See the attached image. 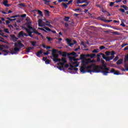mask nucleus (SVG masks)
<instances>
[{"instance_id": "nucleus-1", "label": "nucleus", "mask_w": 128, "mask_h": 128, "mask_svg": "<svg viewBox=\"0 0 128 128\" xmlns=\"http://www.w3.org/2000/svg\"><path fill=\"white\" fill-rule=\"evenodd\" d=\"M58 52V50L56 49H52V56H50V58L53 60V62H62V59L58 58V54H56Z\"/></svg>"}, {"instance_id": "nucleus-2", "label": "nucleus", "mask_w": 128, "mask_h": 128, "mask_svg": "<svg viewBox=\"0 0 128 128\" xmlns=\"http://www.w3.org/2000/svg\"><path fill=\"white\" fill-rule=\"evenodd\" d=\"M99 70H102V74L104 76H108V74H110L114 72V68H112L111 70H110V68H104L102 66H99Z\"/></svg>"}, {"instance_id": "nucleus-3", "label": "nucleus", "mask_w": 128, "mask_h": 128, "mask_svg": "<svg viewBox=\"0 0 128 128\" xmlns=\"http://www.w3.org/2000/svg\"><path fill=\"white\" fill-rule=\"evenodd\" d=\"M92 66H86V65L82 66L80 68V72H82V74H86V72H88V70H92Z\"/></svg>"}, {"instance_id": "nucleus-4", "label": "nucleus", "mask_w": 128, "mask_h": 128, "mask_svg": "<svg viewBox=\"0 0 128 128\" xmlns=\"http://www.w3.org/2000/svg\"><path fill=\"white\" fill-rule=\"evenodd\" d=\"M90 66H92V68H93V70L90 69L89 70H88V72H100V66H96L94 64H92Z\"/></svg>"}, {"instance_id": "nucleus-5", "label": "nucleus", "mask_w": 128, "mask_h": 128, "mask_svg": "<svg viewBox=\"0 0 128 128\" xmlns=\"http://www.w3.org/2000/svg\"><path fill=\"white\" fill-rule=\"evenodd\" d=\"M68 58L70 62V63L72 64V66L76 64H78V59H76V58L69 56Z\"/></svg>"}, {"instance_id": "nucleus-6", "label": "nucleus", "mask_w": 128, "mask_h": 128, "mask_svg": "<svg viewBox=\"0 0 128 128\" xmlns=\"http://www.w3.org/2000/svg\"><path fill=\"white\" fill-rule=\"evenodd\" d=\"M14 45L15 48H25L24 45L22 44V41L20 40H18V42H15Z\"/></svg>"}, {"instance_id": "nucleus-7", "label": "nucleus", "mask_w": 128, "mask_h": 128, "mask_svg": "<svg viewBox=\"0 0 128 128\" xmlns=\"http://www.w3.org/2000/svg\"><path fill=\"white\" fill-rule=\"evenodd\" d=\"M101 55L102 56V58L104 60H105L106 62H110V60H112L114 59V56H106V55L104 54H101Z\"/></svg>"}, {"instance_id": "nucleus-8", "label": "nucleus", "mask_w": 128, "mask_h": 128, "mask_svg": "<svg viewBox=\"0 0 128 128\" xmlns=\"http://www.w3.org/2000/svg\"><path fill=\"white\" fill-rule=\"evenodd\" d=\"M78 66V64H76L74 65H70V67L68 68V70H76V72L78 70V68H76Z\"/></svg>"}, {"instance_id": "nucleus-9", "label": "nucleus", "mask_w": 128, "mask_h": 128, "mask_svg": "<svg viewBox=\"0 0 128 128\" xmlns=\"http://www.w3.org/2000/svg\"><path fill=\"white\" fill-rule=\"evenodd\" d=\"M59 54L60 56H63V58H66V56H68L70 58V54L69 53H68L67 52H62V51H59Z\"/></svg>"}, {"instance_id": "nucleus-10", "label": "nucleus", "mask_w": 128, "mask_h": 128, "mask_svg": "<svg viewBox=\"0 0 128 128\" xmlns=\"http://www.w3.org/2000/svg\"><path fill=\"white\" fill-rule=\"evenodd\" d=\"M90 62H92V60L90 59V58H88L86 59L83 61H82V64H83L85 65L86 64H90Z\"/></svg>"}, {"instance_id": "nucleus-11", "label": "nucleus", "mask_w": 128, "mask_h": 128, "mask_svg": "<svg viewBox=\"0 0 128 128\" xmlns=\"http://www.w3.org/2000/svg\"><path fill=\"white\" fill-rule=\"evenodd\" d=\"M20 48L15 47L14 48V52H11V54H16V52H20Z\"/></svg>"}, {"instance_id": "nucleus-12", "label": "nucleus", "mask_w": 128, "mask_h": 128, "mask_svg": "<svg viewBox=\"0 0 128 128\" xmlns=\"http://www.w3.org/2000/svg\"><path fill=\"white\" fill-rule=\"evenodd\" d=\"M8 0H3V2L2 4L5 6H10V4H8Z\"/></svg>"}, {"instance_id": "nucleus-13", "label": "nucleus", "mask_w": 128, "mask_h": 128, "mask_svg": "<svg viewBox=\"0 0 128 128\" xmlns=\"http://www.w3.org/2000/svg\"><path fill=\"white\" fill-rule=\"evenodd\" d=\"M27 28H29V30H30V31H29V34H34V28H32V26H28ZM32 30V31H30Z\"/></svg>"}, {"instance_id": "nucleus-14", "label": "nucleus", "mask_w": 128, "mask_h": 128, "mask_svg": "<svg viewBox=\"0 0 128 128\" xmlns=\"http://www.w3.org/2000/svg\"><path fill=\"white\" fill-rule=\"evenodd\" d=\"M74 42H70L68 46H70V48H72V46H74L76 44H77V42L76 40H73Z\"/></svg>"}, {"instance_id": "nucleus-15", "label": "nucleus", "mask_w": 128, "mask_h": 128, "mask_svg": "<svg viewBox=\"0 0 128 128\" xmlns=\"http://www.w3.org/2000/svg\"><path fill=\"white\" fill-rule=\"evenodd\" d=\"M42 22V20L40 19L38 21V26L42 27V26H44Z\"/></svg>"}, {"instance_id": "nucleus-16", "label": "nucleus", "mask_w": 128, "mask_h": 128, "mask_svg": "<svg viewBox=\"0 0 128 128\" xmlns=\"http://www.w3.org/2000/svg\"><path fill=\"white\" fill-rule=\"evenodd\" d=\"M44 14L46 16H50V11L48 10H44Z\"/></svg>"}, {"instance_id": "nucleus-17", "label": "nucleus", "mask_w": 128, "mask_h": 128, "mask_svg": "<svg viewBox=\"0 0 128 128\" xmlns=\"http://www.w3.org/2000/svg\"><path fill=\"white\" fill-rule=\"evenodd\" d=\"M42 54V50H40L39 52H37L36 56L38 58H40V54Z\"/></svg>"}, {"instance_id": "nucleus-18", "label": "nucleus", "mask_w": 128, "mask_h": 128, "mask_svg": "<svg viewBox=\"0 0 128 128\" xmlns=\"http://www.w3.org/2000/svg\"><path fill=\"white\" fill-rule=\"evenodd\" d=\"M44 2V4H46L47 6H50V2H52V1L48 0H42Z\"/></svg>"}, {"instance_id": "nucleus-19", "label": "nucleus", "mask_w": 128, "mask_h": 128, "mask_svg": "<svg viewBox=\"0 0 128 128\" xmlns=\"http://www.w3.org/2000/svg\"><path fill=\"white\" fill-rule=\"evenodd\" d=\"M22 36H24V31H20L18 34V38H22Z\"/></svg>"}, {"instance_id": "nucleus-20", "label": "nucleus", "mask_w": 128, "mask_h": 128, "mask_svg": "<svg viewBox=\"0 0 128 128\" xmlns=\"http://www.w3.org/2000/svg\"><path fill=\"white\" fill-rule=\"evenodd\" d=\"M86 54H81L80 56V58L82 60H86Z\"/></svg>"}, {"instance_id": "nucleus-21", "label": "nucleus", "mask_w": 128, "mask_h": 128, "mask_svg": "<svg viewBox=\"0 0 128 128\" xmlns=\"http://www.w3.org/2000/svg\"><path fill=\"white\" fill-rule=\"evenodd\" d=\"M61 62L62 63L64 64H66V62H67L66 59L65 58H62L61 59Z\"/></svg>"}, {"instance_id": "nucleus-22", "label": "nucleus", "mask_w": 128, "mask_h": 128, "mask_svg": "<svg viewBox=\"0 0 128 128\" xmlns=\"http://www.w3.org/2000/svg\"><path fill=\"white\" fill-rule=\"evenodd\" d=\"M124 60L122 59H120L118 60V61L116 62V64H122V62Z\"/></svg>"}, {"instance_id": "nucleus-23", "label": "nucleus", "mask_w": 128, "mask_h": 128, "mask_svg": "<svg viewBox=\"0 0 128 128\" xmlns=\"http://www.w3.org/2000/svg\"><path fill=\"white\" fill-rule=\"evenodd\" d=\"M2 52H6V54H4V56H6L8 54H10V51L6 50H2Z\"/></svg>"}, {"instance_id": "nucleus-24", "label": "nucleus", "mask_w": 128, "mask_h": 128, "mask_svg": "<svg viewBox=\"0 0 128 128\" xmlns=\"http://www.w3.org/2000/svg\"><path fill=\"white\" fill-rule=\"evenodd\" d=\"M34 34H38V36L42 35V33L38 32L36 30V29H34Z\"/></svg>"}, {"instance_id": "nucleus-25", "label": "nucleus", "mask_w": 128, "mask_h": 128, "mask_svg": "<svg viewBox=\"0 0 128 128\" xmlns=\"http://www.w3.org/2000/svg\"><path fill=\"white\" fill-rule=\"evenodd\" d=\"M100 52V49L98 48L95 49L92 51V52L96 53V54H98V52Z\"/></svg>"}, {"instance_id": "nucleus-26", "label": "nucleus", "mask_w": 128, "mask_h": 128, "mask_svg": "<svg viewBox=\"0 0 128 128\" xmlns=\"http://www.w3.org/2000/svg\"><path fill=\"white\" fill-rule=\"evenodd\" d=\"M57 68H58L60 70H64V66H57Z\"/></svg>"}, {"instance_id": "nucleus-27", "label": "nucleus", "mask_w": 128, "mask_h": 128, "mask_svg": "<svg viewBox=\"0 0 128 128\" xmlns=\"http://www.w3.org/2000/svg\"><path fill=\"white\" fill-rule=\"evenodd\" d=\"M37 12L40 16H44V14H42V12L40 10H37Z\"/></svg>"}, {"instance_id": "nucleus-28", "label": "nucleus", "mask_w": 128, "mask_h": 128, "mask_svg": "<svg viewBox=\"0 0 128 128\" xmlns=\"http://www.w3.org/2000/svg\"><path fill=\"white\" fill-rule=\"evenodd\" d=\"M120 8H123L125 10H128V6H126L124 5H122L120 6Z\"/></svg>"}, {"instance_id": "nucleus-29", "label": "nucleus", "mask_w": 128, "mask_h": 128, "mask_svg": "<svg viewBox=\"0 0 128 128\" xmlns=\"http://www.w3.org/2000/svg\"><path fill=\"white\" fill-rule=\"evenodd\" d=\"M18 6H22V8H26V4L24 3H20L18 4Z\"/></svg>"}, {"instance_id": "nucleus-30", "label": "nucleus", "mask_w": 128, "mask_h": 128, "mask_svg": "<svg viewBox=\"0 0 128 128\" xmlns=\"http://www.w3.org/2000/svg\"><path fill=\"white\" fill-rule=\"evenodd\" d=\"M66 42L68 44V45L70 42H72V40H70V38H66Z\"/></svg>"}, {"instance_id": "nucleus-31", "label": "nucleus", "mask_w": 128, "mask_h": 128, "mask_svg": "<svg viewBox=\"0 0 128 128\" xmlns=\"http://www.w3.org/2000/svg\"><path fill=\"white\" fill-rule=\"evenodd\" d=\"M44 30H47V32H52V30L49 28H48L46 26H44Z\"/></svg>"}, {"instance_id": "nucleus-32", "label": "nucleus", "mask_w": 128, "mask_h": 128, "mask_svg": "<svg viewBox=\"0 0 128 128\" xmlns=\"http://www.w3.org/2000/svg\"><path fill=\"white\" fill-rule=\"evenodd\" d=\"M20 14L15 15L12 16H10V18H20Z\"/></svg>"}, {"instance_id": "nucleus-33", "label": "nucleus", "mask_w": 128, "mask_h": 128, "mask_svg": "<svg viewBox=\"0 0 128 128\" xmlns=\"http://www.w3.org/2000/svg\"><path fill=\"white\" fill-rule=\"evenodd\" d=\"M110 54L111 52L110 51H106L105 52V54H106L107 56H110Z\"/></svg>"}, {"instance_id": "nucleus-34", "label": "nucleus", "mask_w": 128, "mask_h": 128, "mask_svg": "<svg viewBox=\"0 0 128 128\" xmlns=\"http://www.w3.org/2000/svg\"><path fill=\"white\" fill-rule=\"evenodd\" d=\"M100 20H102V22H110V20H106L103 18H100Z\"/></svg>"}, {"instance_id": "nucleus-35", "label": "nucleus", "mask_w": 128, "mask_h": 128, "mask_svg": "<svg viewBox=\"0 0 128 128\" xmlns=\"http://www.w3.org/2000/svg\"><path fill=\"white\" fill-rule=\"evenodd\" d=\"M111 56H114V54H116V52L114 51H112L110 53Z\"/></svg>"}, {"instance_id": "nucleus-36", "label": "nucleus", "mask_w": 128, "mask_h": 128, "mask_svg": "<svg viewBox=\"0 0 128 128\" xmlns=\"http://www.w3.org/2000/svg\"><path fill=\"white\" fill-rule=\"evenodd\" d=\"M112 34H116V36H120V33L118 32H113Z\"/></svg>"}, {"instance_id": "nucleus-37", "label": "nucleus", "mask_w": 128, "mask_h": 128, "mask_svg": "<svg viewBox=\"0 0 128 128\" xmlns=\"http://www.w3.org/2000/svg\"><path fill=\"white\" fill-rule=\"evenodd\" d=\"M50 60H47L45 61V64H50Z\"/></svg>"}, {"instance_id": "nucleus-38", "label": "nucleus", "mask_w": 128, "mask_h": 128, "mask_svg": "<svg viewBox=\"0 0 128 128\" xmlns=\"http://www.w3.org/2000/svg\"><path fill=\"white\" fill-rule=\"evenodd\" d=\"M77 6H80L81 8H84V7H86V6H87V4H80V5L78 4V5Z\"/></svg>"}, {"instance_id": "nucleus-39", "label": "nucleus", "mask_w": 128, "mask_h": 128, "mask_svg": "<svg viewBox=\"0 0 128 128\" xmlns=\"http://www.w3.org/2000/svg\"><path fill=\"white\" fill-rule=\"evenodd\" d=\"M96 54H90V58H96Z\"/></svg>"}, {"instance_id": "nucleus-40", "label": "nucleus", "mask_w": 128, "mask_h": 128, "mask_svg": "<svg viewBox=\"0 0 128 128\" xmlns=\"http://www.w3.org/2000/svg\"><path fill=\"white\" fill-rule=\"evenodd\" d=\"M112 74H116V76H118V74H120V72L118 71H114V72H112Z\"/></svg>"}, {"instance_id": "nucleus-41", "label": "nucleus", "mask_w": 128, "mask_h": 128, "mask_svg": "<svg viewBox=\"0 0 128 128\" xmlns=\"http://www.w3.org/2000/svg\"><path fill=\"white\" fill-rule=\"evenodd\" d=\"M32 48V47H29L28 48H26V52H30V49Z\"/></svg>"}, {"instance_id": "nucleus-42", "label": "nucleus", "mask_w": 128, "mask_h": 128, "mask_svg": "<svg viewBox=\"0 0 128 128\" xmlns=\"http://www.w3.org/2000/svg\"><path fill=\"white\" fill-rule=\"evenodd\" d=\"M46 38L48 39V42H51L52 40V38L50 37L46 36Z\"/></svg>"}, {"instance_id": "nucleus-43", "label": "nucleus", "mask_w": 128, "mask_h": 128, "mask_svg": "<svg viewBox=\"0 0 128 128\" xmlns=\"http://www.w3.org/2000/svg\"><path fill=\"white\" fill-rule=\"evenodd\" d=\"M102 66L103 68H109L110 69V68H106V63L102 64Z\"/></svg>"}, {"instance_id": "nucleus-44", "label": "nucleus", "mask_w": 128, "mask_h": 128, "mask_svg": "<svg viewBox=\"0 0 128 128\" xmlns=\"http://www.w3.org/2000/svg\"><path fill=\"white\" fill-rule=\"evenodd\" d=\"M62 4H63L65 8H68V3L66 4L64 3H62Z\"/></svg>"}, {"instance_id": "nucleus-45", "label": "nucleus", "mask_w": 128, "mask_h": 128, "mask_svg": "<svg viewBox=\"0 0 128 128\" xmlns=\"http://www.w3.org/2000/svg\"><path fill=\"white\" fill-rule=\"evenodd\" d=\"M4 32H6V34H10V32L8 28H4Z\"/></svg>"}, {"instance_id": "nucleus-46", "label": "nucleus", "mask_w": 128, "mask_h": 128, "mask_svg": "<svg viewBox=\"0 0 128 128\" xmlns=\"http://www.w3.org/2000/svg\"><path fill=\"white\" fill-rule=\"evenodd\" d=\"M84 4H87V6L90 4V2H88V0H84Z\"/></svg>"}, {"instance_id": "nucleus-47", "label": "nucleus", "mask_w": 128, "mask_h": 128, "mask_svg": "<svg viewBox=\"0 0 128 128\" xmlns=\"http://www.w3.org/2000/svg\"><path fill=\"white\" fill-rule=\"evenodd\" d=\"M74 12H78V10H79V12H82V9L80 8H76L75 10H73Z\"/></svg>"}, {"instance_id": "nucleus-48", "label": "nucleus", "mask_w": 128, "mask_h": 128, "mask_svg": "<svg viewBox=\"0 0 128 128\" xmlns=\"http://www.w3.org/2000/svg\"><path fill=\"white\" fill-rule=\"evenodd\" d=\"M124 62H128V54L125 56Z\"/></svg>"}, {"instance_id": "nucleus-49", "label": "nucleus", "mask_w": 128, "mask_h": 128, "mask_svg": "<svg viewBox=\"0 0 128 128\" xmlns=\"http://www.w3.org/2000/svg\"><path fill=\"white\" fill-rule=\"evenodd\" d=\"M114 2H110V6H114Z\"/></svg>"}, {"instance_id": "nucleus-50", "label": "nucleus", "mask_w": 128, "mask_h": 128, "mask_svg": "<svg viewBox=\"0 0 128 128\" xmlns=\"http://www.w3.org/2000/svg\"><path fill=\"white\" fill-rule=\"evenodd\" d=\"M99 48L102 50H104V48H106V47L104 46H102Z\"/></svg>"}, {"instance_id": "nucleus-51", "label": "nucleus", "mask_w": 128, "mask_h": 128, "mask_svg": "<svg viewBox=\"0 0 128 128\" xmlns=\"http://www.w3.org/2000/svg\"><path fill=\"white\" fill-rule=\"evenodd\" d=\"M57 64H58V66H64V63L62 62H58Z\"/></svg>"}, {"instance_id": "nucleus-52", "label": "nucleus", "mask_w": 128, "mask_h": 128, "mask_svg": "<svg viewBox=\"0 0 128 128\" xmlns=\"http://www.w3.org/2000/svg\"><path fill=\"white\" fill-rule=\"evenodd\" d=\"M68 20H70V17L65 16L64 20L66 22H68Z\"/></svg>"}, {"instance_id": "nucleus-53", "label": "nucleus", "mask_w": 128, "mask_h": 128, "mask_svg": "<svg viewBox=\"0 0 128 128\" xmlns=\"http://www.w3.org/2000/svg\"><path fill=\"white\" fill-rule=\"evenodd\" d=\"M27 34H28V32H30V30L26 28H24Z\"/></svg>"}, {"instance_id": "nucleus-54", "label": "nucleus", "mask_w": 128, "mask_h": 128, "mask_svg": "<svg viewBox=\"0 0 128 128\" xmlns=\"http://www.w3.org/2000/svg\"><path fill=\"white\" fill-rule=\"evenodd\" d=\"M70 54V55L71 54V56H76V53L74 52H73Z\"/></svg>"}, {"instance_id": "nucleus-55", "label": "nucleus", "mask_w": 128, "mask_h": 128, "mask_svg": "<svg viewBox=\"0 0 128 128\" xmlns=\"http://www.w3.org/2000/svg\"><path fill=\"white\" fill-rule=\"evenodd\" d=\"M11 38H12V40H14V38L16 37V35L14 34V35H10V36Z\"/></svg>"}, {"instance_id": "nucleus-56", "label": "nucleus", "mask_w": 128, "mask_h": 128, "mask_svg": "<svg viewBox=\"0 0 128 128\" xmlns=\"http://www.w3.org/2000/svg\"><path fill=\"white\" fill-rule=\"evenodd\" d=\"M118 60V56H116L114 59V62H116Z\"/></svg>"}, {"instance_id": "nucleus-57", "label": "nucleus", "mask_w": 128, "mask_h": 128, "mask_svg": "<svg viewBox=\"0 0 128 128\" xmlns=\"http://www.w3.org/2000/svg\"><path fill=\"white\" fill-rule=\"evenodd\" d=\"M74 0H70L68 1V3H67V4H72V2Z\"/></svg>"}, {"instance_id": "nucleus-58", "label": "nucleus", "mask_w": 128, "mask_h": 128, "mask_svg": "<svg viewBox=\"0 0 128 128\" xmlns=\"http://www.w3.org/2000/svg\"><path fill=\"white\" fill-rule=\"evenodd\" d=\"M128 46V44L127 43L123 44L121 45V46L122 48H124V46Z\"/></svg>"}, {"instance_id": "nucleus-59", "label": "nucleus", "mask_w": 128, "mask_h": 128, "mask_svg": "<svg viewBox=\"0 0 128 128\" xmlns=\"http://www.w3.org/2000/svg\"><path fill=\"white\" fill-rule=\"evenodd\" d=\"M119 10H120V12H123V13L126 12V11L122 8L119 9Z\"/></svg>"}, {"instance_id": "nucleus-60", "label": "nucleus", "mask_w": 128, "mask_h": 128, "mask_svg": "<svg viewBox=\"0 0 128 128\" xmlns=\"http://www.w3.org/2000/svg\"><path fill=\"white\" fill-rule=\"evenodd\" d=\"M44 56H48V54H50V52L48 51H47L46 52H44Z\"/></svg>"}, {"instance_id": "nucleus-61", "label": "nucleus", "mask_w": 128, "mask_h": 128, "mask_svg": "<svg viewBox=\"0 0 128 128\" xmlns=\"http://www.w3.org/2000/svg\"><path fill=\"white\" fill-rule=\"evenodd\" d=\"M76 4H82V0H77Z\"/></svg>"}, {"instance_id": "nucleus-62", "label": "nucleus", "mask_w": 128, "mask_h": 128, "mask_svg": "<svg viewBox=\"0 0 128 128\" xmlns=\"http://www.w3.org/2000/svg\"><path fill=\"white\" fill-rule=\"evenodd\" d=\"M120 26H124V28L126 27V25L123 22H121Z\"/></svg>"}, {"instance_id": "nucleus-63", "label": "nucleus", "mask_w": 128, "mask_h": 128, "mask_svg": "<svg viewBox=\"0 0 128 128\" xmlns=\"http://www.w3.org/2000/svg\"><path fill=\"white\" fill-rule=\"evenodd\" d=\"M36 42H32V46H36Z\"/></svg>"}, {"instance_id": "nucleus-64", "label": "nucleus", "mask_w": 128, "mask_h": 128, "mask_svg": "<svg viewBox=\"0 0 128 128\" xmlns=\"http://www.w3.org/2000/svg\"><path fill=\"white\" fill-rule=\"evenodd\" d=\"M122 0H116L115 1V2H116V4H118V2H122Z\"/></svg>"}]
</instances>
